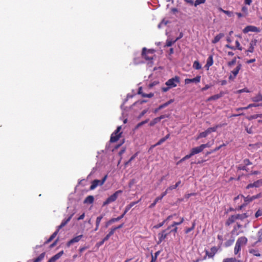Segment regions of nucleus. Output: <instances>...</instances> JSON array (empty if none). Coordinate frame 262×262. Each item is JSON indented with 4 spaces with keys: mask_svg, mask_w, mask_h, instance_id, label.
Instances as JSON below:
<instances>
[{
    "mask_svg": "<svg viewBox=\"0 0 262 262\" xmlns=\"http://www.w3.org/2000/svg\"><path fill=\"white\" fill-rule=\"evenodd\" d=\"M243 163L245 166H248L252 164V163L248 159H245L243 160Z\"/></svg>",
    "mask_w": 262,
    "mask_h": 262,
    "instance_id": "nucleus-47",
    "label": "nucleus"
},
{
    "mask_svg": "<svg viewBox=\"0 0 262 262\" xmlns=\"http://www.w3.org/2000/svg\"><path fill=\"white\" fill-rule=\"evenodd\" d=\"M171 228V226H168L165 230H163L161 232L158 234V241L157 244H160L167 237V236L170 233V232H168Z\"/></svg>",
    "mask_w": 262,
    "mask_h": 262,
    "instance_id": "nucleus-7",
    "label": "nucleus"
},
{
    "mask_svg": "<svg viewBox=\"0 0 262 262\" xmlns=\"http://www.w3.org/2000/svg\"><path fill=\"white\" fill-rule=\"evenodd\" d=\"M249 253L253 254L254 256H260V254L259 253L258 251L256 249H250Z\"/></svg>",
    "mask_w": 262,
    "mask_h": 262,
    "instance_id": "nucleus-30",
    "label": "nucleus"
},
{
    "mask_svg": "<svg viewBox=\"0 0 262 262\" xmlns=\"http://www.w3.org/2000/svg\"><path fill=\"white\" fill-rule=\"evenodd\" d=\"M165 222H166V220L163 221L162 223H160L157 225H155L154 226V228H156V229H158V228L161 227L162 226H163V225L164 224Z\"/></svg>",
    "mask_w": 262,
    "mask_h": 262,
    "instance_id": "nucleus-44",
    "label": "nucleus"
},
{
    "mask_svg": "<svg viewBox=\"0 0 262 262\" xmlns=\"http://www.w3.org/2000/svg\"><path fill=\"white\" fill-rule=\"evenodd\" d=\"M103 217V215H100L97 217L96 221V228L95 229V231H97L98 229L100 223Z\"/></svg>",
    "mask_w": 262,
    "mask_h": 262,
    "instance_id": "nucleus-28",
    "label": "nucleus"
},
{
    "mask_svg": "<svg viewBox=\"0 0 262 262\" xmlns=\"http://www.w3.org/2000/svg\"><path fill=\"white\" fill-rule=\"evenodd\" d=\"M213 63V59L212 55H210L207 59V63L205 65L206 67H207L208 69L210 67H211Z\"/></svg>",
    "mask_w": 262,
    "mask_h": 262,
    "instance_id": "nucleus-23",
    "label": "nucleus"
},
{
    "mask_svg": "<svg viewBox=\"0 0 262 262\" xmlns=\"http://www.w3.org/2000/svg\"><path fill=\"white\" fill-rule=\"evenodd\" d=\"M260 31V30L259 28L254 26H248L246 27L243 30V32L245 33H248L249 32H259Z\"/></svg>",
    "mask_w": 262,
    "mask_h": 262,
    "instance_id": "nucleus-9",
    "label": "nucleus"
},
{
    "mask_svg": "<svg viewBox=\"0 0 262 262\" xmlns=\"http://www.w3.org/2000/svg\"><path fill=\"white\" fill-rule=\"evenodd\" d=\"M223 262H240L239 260H237L235 258H227L224 259Z\"/></svg>",
    "mask_w": 262,
    "mask_h": 262,
    "instance_id": "nucleus-31",
    "label": "nucleus"
},
{
    "mask_svg": "<svg viewBox=\"0 0 262 262\" xmlns=\"http://www.w3.org/2000/svg\"><path fill=\"white\" fill-rule=\"evenodd\" d=\"M165 106L163 104L160 105L158 108H156L154 111V112L155 113H157L159 111H160V110L163 108H165Z\"/></svg>",
    "mask_w": 262,
    "mask_h": 262,
    "instance_id": "nucleus-49",
    "label": "nucleus"
},
{
    "mask_svg": "<svg viewBox=\"0 0 262 262\" xmlns=\"http://www.w3.org/2000/svg\"><path fill=\"white\" fill-rule=\"evenodd\" d=\"M211 85L206 84L205 86L201 89V91L204 92L207 90H208L209 88H210Z\"/></svg>",
    "mask_w": 262,
    "mask_h": 262,
    "instance_id": "nucleus-63",
    "label": "nucleus"
},
{
    "mask_svg": "<svg viewBox=\"0 0 262 262\" xmlns=\"http://www.w3.org/2000/svg\"><path fill=\"white\" fill-rule=\"evenodd\" d=\"M203 150V149L201 146V145L199 146L192 148L190 151V155L191 156H193V155L199 154L201 152H202Z\"/></svg>",
    "mask_w": 262,
    "mask_h": 262,
    "instance_id": "nucleus-15",
    "label": "nucleus"
},
{
    "mask_svg": "<svg viewBox=\"0 0 262 262\" xmlns=\"http://www.w3.org/2000/svg\"><path fill=\"white\" fill-rule=\"evenodd\" d=\"M194 226H195L194 224H193L192 227L188 228L186 229V230H185V233H188L191 231H192L194 229Z\"/></svg>",
    "mask_w": 262,
    "mask_h": 262,
    "instance_id": "nucleus-55",
    "label": "nucleus"
},
{
    "mask_svg": "<svg viewBox=\"0 0 262 262\" xmlns=\"http://www.w3.org/2000/svg\"><path fill=\"white\" fill-rule=\"evenodd\" d=\"M207 135H208L207 134L206 132L204 131V132H202L199 134V135H198V136L196 138V139L198 140V139H199L202 138H205L206 137H207Z\"/></svg>",
    "mask_w": 262,
    "mask_h": 262,
    "instance_id": "nucleus-39",
    "label": "nucleus"
},
{
    "mask_svg": "<svg viewBox=\"0 0 262 262\" xmlns=\"http://www.w3.org/2000/svg\"><path fill=\"white\" fill-rule=\"evenodd\" d=\"M238 169L242 170H246V171L247 170L246 166H245V165H239V166L238 167Z\"/></svg>",
    "mask_w": 262,
    "mask_h": 262,
    "instance_id": "nucleus-56",
    "label": "nucleus"
},
{
    "mask_svg": "<svg viewBox=\"0 0 262 262\" xmlns=\"http://www.w3.org/2000/svg\"><path fill=\"white\" fill-rule=\"evenodd\" d=\"M248 239L245 236H242L239 237L235 244L234 253L235 255H237L241 250V247L244 245H246L247 243Z\"/></svg>",
    "mask_w": 262,
    "mask_h": 262,
    "instance_id": "nucleus-1",
    "label": "nucleus"
},
{
    "mask_svg": "<svg viewBox=\"0 0 262 262\" xmlns=\"http://www.w3.org/2000/svg\"><path fill=\"white\" fill-rule=\"evenodd\" d=\"M179 83H180V77L176 76L168 80L166 82L165 84L171 89L177 86V84Z\"/></svg>",
    "mask_w": 262,
    "mask_h": 262,
    "instance_id": "nucleus-5",
    "label": "nucleus"
},
{
    "mask_svg": "<svg viewBox=\"0 0 262 262\" xmlns=\"http://www.w3.org/2000/svg\"><path fill=\"white\" fill-rule=\"evenodd\" d=\"M236 61V57H234L231 61L228 62V66L229 67H231L233 65H234Z\"/></svg>",
    "mask_w": 262,
    "mask_h": 262,
    "instance_id": "nucleus-45",
    "label": "nucleus"
},
{
    "mask_svg": "<svg viewBox=\"0 0 262 262\" xmlns=\"http://www.w3.org/2000/svg\"><path fill=\"white\" fill-rule=\"evenodd\" d=\"M220 11L223 12L224 13L226 14V15H227L228 16H231V15H232V12L231 11H227V10H223L222 8H220Z\"/></svg>",
    "mask_w": 262,
    "mask_h": 262,
    "instance_id": "nucleus-41",
    "label": "nucleus"
},
{
    "mask_svg": "<svg viewBox=\"0 0 262 262\" xmlns=\"http://www.w3.org/2000/svg\"><path fill=\"white\" fill-rule=\"evenodd\" d=\"M122 193V191L121 190H119L116 191L114 193L110 196L103 203V206H106L110 203L115 201L119 194Z\"/></svg>",
    "mask_w": 262,
    "mask_h": 262,
    "instance_id": "nucleus-3",
    "label": "nucleus"
},
{
    "mask_svg": "<svg viewBox=\"0 0 262 262\" xmlns=\"http://www.w3.org/2000/svg\"><path fill=\"white\" fill-rule=\"evenodd\" d=\"M235 46L236 47H234L233 46H231L229 44H227L225 46V47L227 48L232 49V50H235L236 49H237L238 50L242 51V47L241 46L240 43L238 40L235 41Z\"/></svg>",
    "mask_w": 262,
    "mask_h": 262,
    "instance_id": "nucleus-17",
    "label": "nucleus"
},
{
    "mask_svg": "<svg viewBox=\"0 0 262 262\" xmlns=\"http://www.w3.org/2000/svg\"><path fill=\"white\" fill-rule=\"evenodd\" d=\"M262 106V103H255V102L254 103L249 104L248 106H247L246 107H242L237 108L235 109V111L236 112H239V111L240 110H248V108H250L252 107H257V106Z\"/></svg>",
    "mask_w": 262,
    "mask_h": 262,
    "instance_id": "nucleus-13",
    "label": "nucleus"
},
{
    "mask_svg": "<svg viewBox=\"0 0 262 262\" xmlns=\"http://www.w3.org/2000/svg\"><path fill=\"white\" fill-rule=\"evenodd\" d=\"M169 193V191H168V190L166 189L165 190V191L163 192H162L160 196H159V198H161V200L163 199V198L165 196L167 193Z\"/></svg>",
    "mask_w": 262,
    "mask_h": 262,
    "instance_id": "nucleus-53",
    "label": "nucleus"
},
{
    "mask_svg": "<svg viewBox=\"0 0 262 262\" xmlns=\"http://www.w3.org/2000/svg\"><path fill=\"white\" fill-rule=\"evenodd\" d=\"M176 42V40H172L167 39L166 42L165 47H170L171 46L173 43H174Z\"/></svg>",
    "mask_w": 262,
    "mask_h": 262,
    "instance_id": "nucleus-37",
    "label": "nucleus"
},
{
    "mask_svg": "<svg viewBox=\"0 0 262 262\" xmlns=\"http://www.w3.org/2000/svg\"><path fill=\"white\" fill-rule=\"evenodd\" d=\"M107 176L105 175L101 180H94V181H93L92 182V184L90 187V190H94L98 186H99V185L101 186V185H103V184L105 183V182L107 179Z\"/></svg>",
    "mask_w": 262,
    "mask_h": 262,
    "instance_id": "nucleus-6",
    "label": "nucleus"
},
{
    "mask_svg": "<svg viewBox=\"0 0 262 262\" xmlns=\"http://www.w3.org/2000/svg\"><path fill=\"white\" fill-rule=\"evenodd\" d=\"M121 129V126H118L116 130L112 134L110 139L111 142H115L119 139L122 134V133L120 132Z\"/></svg>",
    "mask_w": 262,
    "mask_h": 262,
    "instance_id": "nucleus-4",
    "label": "nucleus"
},
{
    "mask_svg": "<svg viewBox=\"0 0 262 262\" xmlns=\"http://www.w3.org/2000/svg\"><path fill=\"white\" fill-rule=\"evenodd\" d=\"M63 254V251H61L53 256H52L50 259L53 262H55L57 259H58Z\"/></svg>",
    "mask_w": 262,
    "mask_h": 262,
    "instance_id": "nucleus-22",
    "label": "nucleus"
},
{
    "mask_svg": "<svg viewBox=\"0 0 262 262\" xmlns=\"http://www.w3.org/2000/svg\"><path fill=\"white\" fill-rule=\"evenodd\" d=\"M233 240L228 241L227 242L225 243V246L227 247L231 246L233 244Z\"/></svg>",
    "mask_w": 262,
    "mask_h": 262,
    "instance_id": "nucleus-52",
    "label": "nucleus"
},
{
    "mask_svg": "<svg viewBox=\"0 0 262 262\" xmlns=\"http://www.w3.org/2000/svg\"><path fill=\"white\" fill-rule=\"evenodd\" d=\"M242 11L245 14V15L248 14V8L246 6H243L242 8Z\"/></svg>",
    "mask_w": 262,
    "mask_h": 262,
    "instance_id": "nucleus-59",
    "label": "nucleus"
},
{
    "mask_svg": "<svg viewBox=\"0 0 262 262\" xmlns=\"http://www.w3.org/2000/svg\"><path fill=\"white\" fill-rule=\"evenodd\" d=\"M255 183L256 184V187H259V186H262V179L255 181Z\"/></svg>",
    "mask_w": 262,
    "mask_h": 262,
    "instance_id": "nucleus-50",
    "label": "nucleus"
},
{
    "mask_svg": "<svg viewBox=\"0 0 262 262\" xmlns=\"http://www.w3.org/2000/svg\"><path fill=\"white\" fill-rule=\"evenodd\" d=\"M237 220H243L246 218H247L249 216V215L247 213H244L243 214H235Z\"/></svg>",
    "mask_w": 262,
    "mask_h": 262,
    "instance_id": "nucleus-26",
    "label": "nucleus"
},
{
    "mask_svg": "<svg viewBox=\"0 0 262 262\" xmlns=\"http://www.w3.org/2000/svg\"><path fill=\"white\" fill-rule=\"evenodd\" d=\"M195 195H196L195 193H188V194H186L185 195V198L187 199H188L191 196H194Z\"/></svg>",
    "mask_w": 262,
    "mask_h": 262,
    "instance_id": "nucleus-57",
    "label": "nucleus"
},
{
    "mask_svg": "<svg viewBox=\"0 0 262 262\" xmlns=\"http://www.w3.org/2000/svg\"><path fill=\"white\" fill-rule=\"evenodd\" d=\"M114 223V221H113V219H111L110 220H109L105 224V227H107L109 225H110L111 224Z\"/></svg>",
    "mask_w": 262,
    "mask_h": 262,
    "instance_id": "nucleus-62",
    "label": "nucleus"
},
{
    "mask_svg": "<svg viewBox=\"0 0 262 262\" xmlns=\"http://www.w3.org/2000/svg\"><path fill=\"white\" fill-rule=\"evenodd\" d=\"M184 222V218L182 217L181 219V220L180 222H173V223L171 225H170V226H171V227H175L177 225H181L183 222Z\"/></svg>",
    "mask_w": 262,
    "mask_h": 262,
    "instance_id": "nucleus-38",
    "label": "nucleus"
},
{
    "mask_svg": "<svg viewBox=\"0 0 262 262\" xmlns=\"http://www.w3.org/2000/svg\"><path fill=\"white\" fill-rule=\"evenodd\" d=\"M226 125H227L226 123L219 124H217V125H216L215 126H213L212 127H209V128H207L205 130V132L207 133V134L208 135V134H210L212 132H216V129L218 128L222 127L223 126Z\"/></svg>",
    "mask_w": 262,
    "mask_h": 262,
    "instance_id": "nucleus-10",
    "label": "nucleus"
},
{
    "mask_svg": "<svg viewBox=\"0 0 262 262\" xmlns=\"http://www.w3.org/2000/svg\"><path fill=\"white\" fill-rule=\"evenodd\" d=\"M155 50L153 49L147 50L146 48H143L142 51V56L146 60L151 62L154 56Z\"/></svg>",
    "mask_w": 262,
    "mask_h": 262,
    "instance_id": "nucleus-2",
    "label": "nucleus"
},
{
    "mask_svg": "<svg viewBox=\"0 0 262 262\" xmlns=\"http://www.w3.org/2000/svg\"><path fill=\"white\" fill-rule=\"evenodd\" d=\"M224 36V34L223 33H220L217 35H216L214 39L212 40V43L215 44L218 42L221 38H222Z\"/></svg>",
    "mask_w": 262,
    "mask_h": 262,
    "instance_id": "nucleus-19",
    "label": "nucleus"
},
{
    "mask_svg": "<svg viewBox=\"0 0 262 262\" xmlns=\"http://www.w3.org/2000/svg\"><path fill=\"white\" fill-rule=\"evenodd\" d=\"M83 237V235H80L78 236H77L76 237H74L71 240H70L69 242L67 243V246L68 247H69L71 245L73 244L74 243H77L79 241H80L81 238Z\"/></svg>",
    "mask_w": 262,
    "mask_h": 262,
    "instance_id": "nucleus-11",
    "label": "nucleus"
},
{
    "mask_svg": "<svg viewBox=\"0 0 262 262\" xmlns=\"http://www.w3.org/2000/svg\"><path fill=\"white\" fill-rule=\"evenodd\" d=\"M201 76H197L195 77L192 79L186 78L185 79V83L186 84H187L191 82L195 83H199L201 81Z\"/></svg>",
    "mask_w": 262,
    "mask_h": 262,
    "instance_id": "nucleus-12",
    "label": "nucleus"
},
{
    "mask_svg": "<svg viewBox=\"0 0 262 262\" xmlns=\"http://www.w3.org/2000/svg\"><path fill=\"white\" fill-rule=\"evenodd\" d=\"M251 100L255 103L262 102V94L260 93H259L255 96L251 98Z\"/></svg>",
    "mask_w": 262,
    "mask_h": 262,
    "instance_id": "nucleus-20",
    "label": "nucleus"
},
{
    "mask_svg": "<svg viewBox=\"0 0 262 262\" xmlns=\"http://www.w3.org/2000/svg\"><path fill=\"white\" fill-rule=\"evenodd\" d=\"M94 198L93 195L88 196L84 200V204H92L94 202Z\"/></svg>",
    "mask_w": 262,
    "mask_h": 262,
    "instance_id": "nucleus-25",
    "label": "nucleus"
},
{
    "mask_svg": "<svg viewBox=\"0 0 262 262\" xmlns=\"http://www.w3.org/2000/svg\"><path fill=\"white\" fill-rule=\"evenodd\" d=\"M139 201H140V200L138 201L137 202H131L129 204H128V205H127L125 207V208L126 209V210L129 211L132 207H133L135 205H136L138 202H139Z\"/></svg>",
    "mask_w": 262,
    "mask_h": 262,
    "instance_id": "nucleus-35",
    "label": "nucleus"
},
{
    "mask_svg": "<svg viewBox=\"0 0 262 262\" xmlns=\"http://www.w3.org/2000/svg\"><path fill=\"white\" fill-rule=\"evenodd\" d=\"M174 101V100L173 99H170L169 101H168L167 102L163 103L164 105L165 106V107H167L168 105H169L170 104L172 103Z\"/></svg>",
    "mask_w": 262,
    "mask_h": 262,
    "instance_id": "nucleus-54",
    "label": "nucleus"
},
{
    "mask_svg": "<svg viewBox=\"0 0 262 262\" xmlns=\"http://www.w3.org/2000/svg\"><path fill=\"white\" fill-rule=\"evenodd\" d=\"M73 216V214H71L70 216L68 217V218L66 219H64L61 224L58 226V228L57 229L59 230L60 229H61L62 228H63V227H64L69 222H70V221L71 220L72 217Z\"/></svg>",
    "mask_w": 262,
    "mask_h": 262,
    "instance_id": "nucleus-18",
    "label": "nucleus"
},
{
    "mask_svg": "<svg viewBox=\"0 0 262 262\" xmlns=\"http://www.w3.org/2000/svg\"><path fill=\"white\" fill-rule=\"evenodd\" d=\"M252 187H256V184L255 182L253 183H250L246 186V189H248Z\"/></svg>",
    "mask_w": 262,
    "mask_h": 262,
    "instance_id": "nucleus-48",
    "label": "nucleus"
},
{
    "mask_svg": "<svg viewBox=\"0 0 262 262\" xmlns=\"http://www.w3.org/2000/svg\"><path fill=\"white\" fill-rule=\"evenodd\" d=\"M45 253H41L37 257L33 259V262H40L45 257Z\"/></svg>",
    "mask_w": 262,
    "mask_h": 262,
    "instance_id": "nucleus-29",
    "label": "nucleus"
},
{
    "mask_svg": "<svg viewBox=\"0 0 262 262\" xmlns=\"http://www.w3.org/2000/svg\"><path fill=\"white\" fill-rule=\"evenodd\" d=\"M59 230L57 229L56 230V231H55L51 236L50 237H49V238L45 242V244H47L48 243H49L50 242H51L55 237L57 235L58 232H59Z\"/></svg>",
    "mask_w": 262,
    "mask_h": 262,
    "instance_id": "nucleus-24",
    "label": "nucleus"
},
{
    "mask_svg": "<svg viewBox=\"0 0 262 262\" xmlns=\"http://www.w3.org/2000/svg\"><path fill=\"white\" fill-rule=\"evenodd\" d=\"M160 121L158 117L155 118L154 119H152L149 123V125L150 126H152L155 125L156 124L159 122Z\"/></svg>",
    "mask_w": 262,
    "mask_h": 262,
    "instance_id": "nucleus-34",
    "label": "nucleus"
},
{
    "mask_svg": "<svg viewBox=\"0 0 262 262\" xmlns=\"http://www.w3.org/2000/svg\"><path fill=\"white\" fill-rule=\"evenodd\" d=\"M241 196L243 197L244 199V202L246 203V204H248L253 200L259 199L262 196V194L261 193H259L256 195H253V196H250L248 195L247 196H244L243 195H241Z\"/></svg>",
    "mask_w": 262,
    "mask_h": 262,
    "instance_id": "nucleus-8",
    "label": "nucleus"
},
{
    "mask_svg": "<svg viewBox=\"0 0 262 262\" xmlns=\"http://www.w3.org/2000/svg\"><path fill=\"white\" fill-rule=\"evenodd\" d=\"M223 95H224V92H221L219 94H216V95H214L209 97L208 98L207 101H212V100H216L217 99H220L222 97H223Z\"/></svg>",
    "mask_w": 262,
    "mask_h": 262,
    "instance_id": "nucleus-16",
    "label": "nucleus"
},
{
    "mask_svg": "<svg viewBox=\"0 0 262 262\" xmlns=\"http://www.w3.org/2000/svg\"><path fill=\"white\" fill-rule=\"evenodd\" d=\"M238 93L239 94H241L242 93H243V92H246V93H249V91L248 90V89L247 88H244L243 89H241V90H239L238 91H237Z\"/></svg>",
    "mask_w": 262,
    "mask_h": 262,
    "instance_id": "nucleus-51",
    "label": "nucleus"
},
{
    "mask_svg": "<svg viewBox=\"0 0 262 262\" xmlns=\"http://www.w3.org/2000/svg\"><path fill=\"white\" fill-rule=\"evenodd\" d=\"M123 215H121L120 216H117L116 218H112L114 222H118L119 220H121L123 218Z\"/></svg>",
    "mask_w": 262,
    "mask_h": 262,
    "instance_id": "nucleus-60",
    "label": "nucleus"
},
{
    "mask_svg": "<svg viewBox=\"0 0 262 262\" xmlns=\"http://www.w3.org/2000/svg\"><path fill=\"white\" fill-rule=\"evenodd\" d=\"M161 200V198H159V196L156 198L155 199V200H154V202L152 203H151L150 206H149V207L150 208H154L155 205H156V204L159 201Z\"/></svg>",
    "mask_w": 262,
    "mask_h": 262,
    "instance_id": "nucleus-32",
    "label": "nucleus"
},
{
    "mask_svg": "<svg viewBox=\"0 0 262 262\" xmlns=\"http://www.w3.org/2000/svg\"><path fill=\"white\" fill-rule=\"evenodd\" d=\"M241 68H242V64L241 63H239L237 66L236 68L231 71V74H233V75L236 76L239 72V71L241 70Z\"/></svg>",
    "mask_w": 262,
    "mask_h": 262,
    "instance_id": "nucleus-27",
    "label": "nucleus"
},
{
    "mask_svg": "<svg viewBox=\"0 0 262 262\" xmlns=\"http://www.w3.org/2000/svg\"><path fill=\"white\" fill-rule=\"evenodd\" d=\"M137 155V154H135L133 156H132L130 157V158L129 159V160L128 161H127L126 162H125V165L127 166L130 162H131L133 160H134L135 159V158L136 157Z\"/></svg>",
    "mask_w": 262,
    "mask_h": 262,
    "instance_id": "nucleus-42",
    "label": "nucleus"
},
{
    "mask_svg": "<svg viewBox=\"0 0 262 262\" xmlns=\"http://www.w3.org/2000/svg\"><path fill=\"white\" fill-rule=\"evenodd\" d=\"M262 215V209H259L255 213V216L257 218Z\"/></svg>",
    "mask_w": 262,
    "mask_h": 262,
    "instance_id": "nucleus-43",
    "label": "nucleus"
},
{
    "mask_svg": "<svg viewBox=\"0 0 262 262\" xmlns=\"http://www.w3.org/2000/svg\"><path fill=\"white\" fill-rule=\"evenodd\" d=\"M206 0H196L194 3V6H196L201 4H204Z\"/></svg>",
    "mask_w": 262,
    "mask_h": 262,
    "instance_id": "nucleus-46",
    "label": "nucleus"
},
{
    "mask_svg": "<svg viewBox=\"0 0 262 262\" xmlns=\"http://www.w3.org/2000/svg\"><path fill=\"white\" fill-rule=\"evenodd\" d=\"M236 220H237V219H236L235 214L231 215L227 220V221L226 222V225L227 226H229L231 224H232V223H233Z\"/></svg>",
    "mask_w": 262,
    "mask_h": 262,
    "instance_id": "nucleus-21",
    "label": "nucleus"
},
{
    "mask_svg": "<svg viewBox=\"0 0 262 262\" xmlns=\"http://www.w3.org/2000/svg\"><path fill=\"white\" fill-rule=\"evenodd\" d=\"M193 68L196 70H200L201 69V66L200 62L196 60L193 62Z\"/></svg>",
    "mask_w": 262,
    "mask_h": 262,
    "instance_id": "nucleus-33",
    "label": "nucleus"
},
{
    "mask_svg": "<svg viewBox=\"0 0 262 262\" xmlns=\"http://www.w3.org/2000/svg\"><path fill=\"white\" fill-rule=\"evenodd\" d=\"M116 231V229L115 228H114V227L112 228L111 229L109 233H108V234L110 235V236H112L113 234H114V232H115Z\"/></svg>",
    "mask_w": 262,
    "mask_h": 262,
    "instance_id": "nucleus-64",
    "label": "nucleus"
},
{
    "mask_svg": "<svg viewBox=\"0 0 262 262\" xmlns=\"http://www.w3.org/2000/svg\"><path fill=\"white\" fill-rule=\"evenodd\" d=\"M257 40L256 39H252L250 42V46L247 52L253 53L254 52V48L256 45Z\"/></svg>",
    "mask_w": 262,
    "mask_h": 262,
    "instance_id": "nucleus-14",
    "label": "nucleus"
},
{
    "mask_svg": "<svg viewBox=\"0 0 262 262\" xmlns=\"http://www.w3.org/2000/svg\"><path fill=\"white\" fill-rule=\"evenodd\" d=\"M205 254H206V256H208L209 258H212L215 255L214 252H209L207 250H205Z\"/></svg>",
    "mask_w": 262,
    "mask_h": 262,
    "instance_id": "nucleus-40",
    "label": "nucleus"
},
{
    "mask_svg": "<svg viewBox=\"0 0 262 262\" xmlns=\"http://www.w3.org/2000/svg\"><path fill=\"white\" fill-rule=\"evenodd\" d=\"M257 118H258L257 114L251 115V116L248 118V120H249L252 119H256Z\"/></svg>",
    "mask_w": 262,
    "mask_h": 262,
    "instance_id": "nucleus-58",
    "label": "nucleus"
},
{
    "mask_svg": "<svg viewBox=\"0 0 262 262\" xmlns=\"http://www.w3.org/2000/svg\"><path fill=\"white\" fill-rule=\"evenodd\" d=\"M176 188H177L176 186H175V185H171V186H169V187L167 188V189L168 190V191H169V192H170V191H171L172 190L174 189H176Z\"/></svg>",
    "mask_w": 262,
    "mask_h": 262,
    "instance_id": "nucleus-61",
    "label": "nucleus"
},
{
    "mask_svg": "<svg viewBox=\"0 0 262 262\" xmlns=\"http://www.w3.org/2000/svg\"><path fill=\"white\" fill-rule=\"evenodd\" d=\"M192 156L191 155H190V154H188V155H186L184 157H183V158H182L179 161H178L177 163V164H179V163L184 161L185 160H187V159H189L190 158H191Z\"/></svg>",
    "mask_w": 262,
    "mask_h": 262,
    "instance_id": "nucleus-36",
    "label": "nucleus"
}]
</instances>
